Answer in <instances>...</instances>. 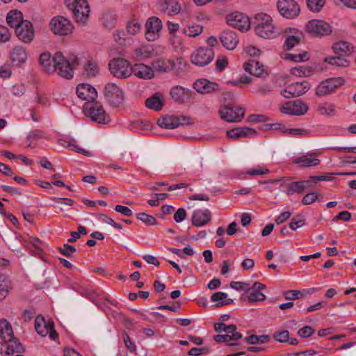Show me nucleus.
<instances>
[{"mask_svg":"<svg viewBox=\"0 0 356 356\" xmlns=\"http://www.w3.org/2000/svg\"><path fill=\"white\" fill-rule=\"evenodd\" d=\"M66 6L72 11L76 22L85 25L90 16V9L87 0H65Z\"/></svg>","mask_w":356,"mask_h":356,"instance_id":"nucleus-1","label":"nucleus"},{"mask_svg":"<svg viewBox=\"0 0 356 356\" xmlns=\"http://www.w3.org/2000/svg\"><path fill=\"white\" fill-rule=\"evenodd\" d=\"M83 111L86 115L97 123L105 124L111 121L110 116L106 113L101 103L96 100L93 102H86Z\"/></svg>","mask_w":356,"mask_h":356,"instance_id":"nucleus-2","label":"nucleus"},{"mask_svg":"<svg viewBox=\"0 0 356 356\" xmlns=\"http://www.w3.org/2000/svg\"><path fill=\"white\" fill-rule=\"evenodd\" d=\"M111 73L118 79H127L132 73V67L128 60L122 58H118L111 60L108 64Z\"/></svg>","mask_w":356,"mask_h":356,"instance_id":"nucleus-3","label":"nucleus"},{"mask_svg":"<svg viewBox=\"0 0 356 356\" xmlns=\"http://www.w3.org/2000/svg\"><path fill=\"white\" fill-rule=\"evenodd\" d=\"M35 329L38 334L42 337L49 336L50 339L56 341L58 339V333L54 329V323L52 320L46 321L42 315H38L35 321Z\"/></svg>","mask_w":356,"mask_h":356,"instance_id":"nucleus-4","label":"nucleus"},{"mask_svg":"<svg viewBox=\"0 0 356 356\" xmlns=\"http://www.w3.org/2000/svg\"><path fill=\"white\" fill-rule=\"evenodd\" d=\"M104 95L106 101L113 106H120L124 99L123 90L113 83H108L105 86Z\"/></svg>","mask_w":356,"mask_h":356,"instance_id":"nucleus-5","label":"nucleus"},{"mask_svg":"<svg viewBox=\"0 0 356 356\" xmlns=\"http://www.w3.org/2000/svg\"><path fill=\"white\" fill-rule=\"evenodd\" d=\"M277 7L280 14L286 19H295L300 12V6L295 0H278Z\"/></svg>","mask_w":356,"mask_h":356,"instance_id":"nucleus-6","label":"nucleus"},{"mask_svg":"<svg viewBox=\"0 0 356 356\" xmlns=\"http://www.w3.org/2000/svg\"><path fill=\"white\" fill-rule=\"evenodd\" d=\"M55 72L67 79H71L74 76V70L63 54L58 51L54 54Z\"/></svg>","mask_w":356,"mask_h":356,"instance_id":"nucleus-7","label":"nucleus"},{"mask_svg":"<svg viewBox=\"0 0 356 356\" xmlns=\"http://www.w3.org/2000/svg\"><path fill=\"white\" fill-rule=\"evenodd\" d=\"M220 118L228 122H238L244 117L245 109L240 106L225 105L219 110Z\"/></svg>","mask_w":356,"mask_h":356,"instance_id":"nucleus-8","label":"nucleus"},{"mask_svg":"<svg viewBox=\"0 0 356 356\" xmlns=\"http://www.w3.org/2000/svg\"><path fill=\"white\" fill-rule=\"evenodd\" d=\"M214 58V52L211 48L200 47L191 55V63L199 67L209 64Z\"/></svg>","mask_w":356,"mask_h":356,"instance_id":"nucleus-9","label":"nucleus"},{"mask_svg":"<svg viewBox=\"0 0 356 356\" xmlns=\"http://www.w3.org/2000/svg\"><path fill=\"white\" fill-rule=\"evenodd\" d=\"M49 26L54 34L60 35H67L73 29L70 21L62 16L53 17L50 21Z\"/></svg>","mask_w":356,"mask_h":356,"instance_id":"nucleus-10","label":"nucleus"},{"mask_svg":"<svg viewBox=\"0 0 356 356\" xmlns=\"http://www.w3.org/2000/svg\"><path fill=\"white\" fill-rule=\"evenodd\" d=\"M307 29L309 33L314 36H325L332 32L330 24L323 20L312 19L308 22Z\"/></svg>","mask_w":356,"mask_h":356,"instance_id":"nucleus-11","label":"nucleus"},{"mask_svg":"<svg viewBox=\"0 0 356 356\" xmlns=\"http://www.w3.org/2000/svg\"><path fill=\"white\" fill-rule=\"evenodd\" d=\"M191 118L186 116H165L158 119L157 124L165 129H175L179 126L191 124Z\"/></svg>","mask_w":356,"mask_h":356,"instance_id":"nucleus-12","label":"nucleus"},{"mask_svg":"<svg viewBox=\"0 0 356 356\" xmlns=\"http://www.w3.org/2000/svg\"><path fill=\"white\" fill-rule=\"evenodd\" d=\"M162 22L156 17H149L145 23V38L148 41H154L160 37Z\"/></svg>","mask_w":356,"mask_h":356,"instance_id":"nucleus-13","label":"nucleus"},{"mask_svg":"<svg viewBox=\"0 0 356 356\" xmlns=\"http://www.w3.org/2000/svg\"><path fill=\"white\" fill-rule=\"evenodd\" d=\"M341 77L327 79L322 81L316 89V95L319 97L327 95L334 92L338 87L343 84Z\"/></svg>","mask_w":356,"mask_h":356,"instance_id":"nucleus-14","label":"nucleus"},{"mask_svg":"<svg viewBox=\"0 0 356 356\" xmlns=\"http://www.w3.org/2000/svg\"><path fill=\"white\" fill-rule=\"evenodd\" d=\"M282 113L291 115H302L308 111V106L300 99L289 101L282 105Z\"/></svg>","mask_w":356,"mask_h":356,"instance_id":"nucleus-15","label":"nucleus"},{"mask_svg":"<svg viewBox=\"0 0 356 356\" xmlns=\"http://www.w3.org/2000/svg\"><path fill=\"white\" fill-rule=\"evenodd\" d=\"M309 88L310 86L307 81L296 82L290 84L285 89L282 90L281 94L285 98L290 99L302 95Z\"/></svg>","mask_w":356,"mask_h":356,"instance_id":"nucleus-16","label":"nucleus"},{"mask_svg":"<svg viewBox=\"0 0 356 356\" xmlns=\"http://www.w3.org/2000/svg\"><path fill=\"white\" fill-rule=\"evenodd\" d=\"M15 33L19 40L24 43H30L35 36V31L31 22L25 20L15 29Z\"/></svg>","mask_w":356,"mask_h":356,"instance_id":"nucleus-17","label":"nucleus"},{"mask_svg":"<svg viewBox=\"0 0 356 356\" xmlns=\"http://www.w3.org/2000/svg\"><path fill=\"white\" fill-rule=\"evenodd\" d=\"M227 22L230 26L239 30H248L250 26V22L241 13H232L227 16Z\"/></svg>","mask_w":356,"mask_h":356,"instance_id":"nucleus-18","label":"nucleus"},{"mask_svg":"<svg viewBox=\"0 0 356 356\" xmlns=\"http://www.w3.org/2000/svg\"><path fill=\"white\" fill-rule=\"evenodd\" d=\"M0 338L1 341L13 343H22L17 338L14 336L11 324L4 318L0 320Z\"/></svg>","mask_w":356,"mask_h":356,"instance_id":"nucleus-19","label":"nucleus"},{"mask_svg":"<svg viewBox=\"0 0 356 356\" xmlns=\"http://www.w3.org/2000/svg\"><path fill=\"white\" fill-rule=\"evenodd\" d=\"M193 88L200 94H210L220 90L219 85L206 79H200L193 83Z\"/></svg>","mask_w":356,"mask_h":356,"instance_id":"nucleus-20","label":"nucleus"},{"mask_svg":"<svg viewBox=\"0 0 356 356\" xmlns=\"http://www.w3.org/2000/svg\"><path fill=\"white\" fill-rule=\"evenodd\" d=\"M76 92L80 99L87 101L86 102H93L97 97V92L95 88L86 83L77 86Z\"/></svg>","mask_w":356,"mask_h":356,"instance_id":"nucleus-21","label":"nucleus"},{"mask_svg":"<svg viewBox=\"0 0 356 356\" xmlns=\"http://www.w3.org/2000/svg\"><path fill=\"white\" fill-rule=\"evenodd\" d=\"M159 10L168 16L178 15L181 10L180 3L177 1L163 0L158 3Z\"/></svg>","mask_w":356,"mask_h":356,"instance_id":"nucleus-22","label":"nucleus"},{"mask_svg":"<svg viewBox=\"0 0 356 356\" xmlns=\"http://www.w3.org/2000/svg\"><path fill=\"white\" fill-rule=\"evenodd\" d=\"M266 289V286L260 282H255L251 288L248 287L246 294L248 299L250 302L256 301H264L266 300V296L260 291Z\"/></svg>","mask_w":356,"mask_h":356,"instance_id":"nucleus-23","label":"nucleus"},{"mask_svg":"<svg viewBox=\"0 0 356 356\" xmlns=\"http://www.w3.org/2000/svg\"><path fill=\"white\" fill-rule=\"evenodd\" d=\"M211 214L209 209L194 211L191 221L195 227H201L207 224L211 220Z\"/></svg>","mask_w":356,"mask_h":356,"instance_id":"nucleus-24","label":"nucleus"},{"mask_svg":"<svg viewBox=\"0 0 356 356\" xmlns=\"http://www.w3.org/2000/svg\"><path fill=\"white\" fill-rule=\"evenodd\" d=\"M220 39L222 45L229 50L235 49L238 42L236 33L229 30L224 31L221 33Z\"/></svg>","mask_w":356,"mask_h":356,"instance_id":"nucleus-25","label":"nucleus"},{"mask_svg":"<svg viewBox=\"0 0 356 356\" xmlns=\"http://www.w3.org/2000/svg\"><path fill=\"white\" fill-rule=\"evenodd\" d=\"M22 343H13L0 341V356H13L15 353H23Z\"/></svg>","mask_w":356,"mask_h":356,"instance_id":"nucleus-26","label":"nucleus"},{"mask_svg":"<svg viewBox=\"0 0 356 356\" xmlns=\"http://www.w3.org/2000/svg\"><path fill=\"white\" fill-rule=\"evenodd\" d=\"M132 74L139 79H150L154 76L153 69L143 63L135 64L132 66Z\"/></svg>","mask_w":356,"mask_h":356,"instance_id":"nucleus-27","label":"nucleus"},{"mask_svg":"<svg viewBox=\"0 0 356 356\" xmlns=\"http://www.w3.org/2000/svg\"><path fill=\"white\" fill-rule=\"evenodd\" d=\"M315 153H308L296 158L294 160V163L298 164L300 168L314 167L319 165L320 160L315 158Z\"/></svg>","mask_w":356,"mask_h":356,"instance_id":"nucleus-28","label":"nucleus"},{"mask_svg":"<svg viewBox=\"0 0 356 356\" xmlns=\"http://www.w3.org/2000/svg\"><path fill=\"white\" fill-rule=\"evenodd\" d=\"M333 51L340 56H350L354 49L353 46L346 41H339L332 45Z\"/></svg>","mask_w":356,"mask_h":356,"instance_id":"nucleus-29","label":"nucleus"},{"mask_svg":"<svg viewBox=\"0 0 356 356\" xmlns=\"http://www.w3.org/2000/svg\"><path fill=\"white\" fill-rule=\"evenodd\" d=\"M40 63L47 73L55 72L54 56L52 57L50 53H42L40 56Z\"/></svg>","mask_w":356,"mask_h":356,"instance_id":"nucleus-30","label":"nucleus"},{"mask_svg":"<svg viewBox=\"0 0 356 356\" xmlns=\"http://www.w3.org/2000/svg\"><path fill=\"white\" fill-rule=\"evenodd\" d=\"M244 70L245 72L255 76H260L264 72V65L259 61L251 60L244 64Z\"/></svg>","mask_w":356,"mask_h":356,"instance_id":"nucleus-31","label":"nucleus"},{"mask_svg":"<svg viewBox=\"0 0 356 356\" xmlns=\"http://www.w3.org/2000/svg\"><path fill=\"white\" fill-rule=\"evenodd\" d=\"M11 60L13 63L17 65H19L27 59V53L25 49L21 46H16L11 52L10 54Z\"/></svg>","mask_w":356,"mask_h":356,"instance_id":"nucleus-32","label":"nucleus"},{"mask_svg":"<svg viewBox=\"0 0 356 356\" xmlns=\"http://www.w3.org/2000/svg\"><path fill=\"white\" fill-rule=\"evenodd\" d=\"M190 90L181 87L180 86H174L170 92V96L175 102L178 103H183L184 102L186 96H188Z\"/></svg>","mask_w":356,"mask_h":356,"instance_id":"nucleus-33","label":"nucleus"},{"mask_svg":"<svg viewBox=\"0 0 356 356\" xmlns=\"http://www.w3.org/2000/svg\"><path fill=\"white\" fill-rule=\"evenodd\" d=\"M255 134L256 131L249 127H240L227 131V136L230 138H238Z\"/></svg>","mask_w":356,"mask_h":356,"instance_id":"nucleus-34","label":"nucleus"},{"mask_svg":"<svg viewBox=\"0 0 356 356\" xmlns=\"http://www.w3.org/2000/svg\"><path fill=\"white\" fill-rule=\"evenodd\" d=\"M145 106L156 111H160L163 106L162 95L159 93L153 95L145 100Z\"/></svg>","mask_w":356,"mask_h":356,"instance_id":"nucleus-35","label":"nucleus"},{"mask_svg":"<svg viewBox=\"0 0 356 356\" xmlns=\"http://www.w3.org/2000/svg\"><path fill=\"white\" fill-rule=\"evenodd\" d=\"M24 21L22 19V13L17 10L10 11L6 17V22L15 29L17 28Z\"/></svg>","mask_w":356,"mask_h":356,"instance_id":"nucleus-36","label":"nucleus"},{"mask_svg":"<svg viewBox=\"0 0 356 356\" xmlns=\"http://www.w3.org/2000/svg\"><path fill=\"white\" fill-rule=\"evenodd\" d=\"M11 288V281L9 277L6 275L0 274V301L5 299Z\"/></svg>","mask_w":356,"mask_h":356,"instance_id":"nucleus-37","label":"nucleus"},{"mask_svg":"<svg viewBox=\"0 0 356 356\" xmlns=\"http://www.w3.org/2000/svg\"><path fill=\"white\" fill-rule=\"evenodd\" d=\"M275 28L272 24H267L264 26L255 28V32L261 38H271L275 36Z\"/></svg>","mask_w":356,"mask_h":356,"instance_id":"nucleus-38","label":"nucleus"},{"mask_svg":"<svg viewBox=\"0 0 356 356\" xmlns=\"http://www.w3.org/2000/svg\"><path fill=\"white\" fill-rule=\"evenodd\" d=\"M152 69L154 71L167 72L172 70L173 65L170 59H158L152 63Z\"/></svg>","mask_w":356,"mask_h":356,"instance_id":"nucleus-39","label":"nucleus"},{"mask_svg":"<svg viewBox=\"0 0 356 356\" xmlns=\"http://www.w3.org/2000/svg\"><path fill=\"white\" fill-rule=\"evenodd\" d=\"M227 298V294L224 292H216L213 293L211 297V300L214 302H217L216 304V307H220L225 305H230L233 302L232 299H229Z\"/></svg>","mask_w":356,"mask_h":356,"instance_id":"nucleus-40","label":"nucleus"},{"mask_svg":"<svg viewBox=\"0 0 356 356\" xmlns=\"http://www.w3.org/2000/svg\"><path fill=\"white\" fill-rule=\"evenodd\" d=\"M273 19L271 17L266 13H258L254 15V19L250 22V24L255 28L264 26L267 24H272Z\"/></svg>","mask_w":356,"mask_h":356,"instance_id":"nucleus-41","label":"nucleus"},{"mask_svg":"<svg viewBox=\"0 0 356 356\" xmlns=\"http://www.w3.org/2000/svg\"><path fill=\"white\" fill-rule=\"evenodd\" d=\"M303 184L301 181H292L286 184V190L284 193L288 195H293L294 193L301 194L304 192Z\"/></svg>","mask_w":356,"mask_h":356,"instance_id":"nucleus-42","label":"nucleus"},{"mask_svg":"<svg viewBox=\"0 0 356 356\" xmlns=\"http://www.w3.org/2000/svg\"><path fill=\"white\" fill-rule=\"evenodd\" d=\"M325 62L332 65H336L341 67H347L350 65V61L342 56H331L325 59Z\"/></svg>","mask_w":356,"mask_h":356,"instance_id":"nucleus-43","label":"nucleus"},{"mask_svg":"<svg viewBox=\"0 0 356 356\" xmlns=\"http://www.w3.org/2000/svg\"><path fill=\"white\" fill-rule=\"evenodd\" d=\"M203 31V26L198 24L186 26L183 29V33L188 37H196Z\"/></svg>","mask_w":356,"mask_h":356,"instance_id":"nucleus-44","label":"nucleus"},{"mask_svg":"<svg viewBox=\"0 0 356 356\" xmlns=\"http://www.w3.org/2000/svg\"><path fill=\"white\" fill-rule=\"evenodd\" d=\"M242 338L241 334H235L234 335L229 334H217L214 336V340L218 343H225L231 341H238Z\"/></svg>","mask_w":356,"mask_h":356,"instance_id":"nucleus-45","label":"nucleus"},{"mask_svg":"<svg viewBox=\"0 0 356 356\" xmlns=\"http://www.w3.org/2000/svg\"><path fill=\"white\" fill-rule=\"evenodd\" d=\"M78 292L90 300H94L97 296V291L91 286H81L78 289Z\"/></svg>","mask_w":356,"mask_h":356,"instance_id":"nucleus-46","label":"nucleus"},{"mask_svg":"<svg viewBox=\"0 0 356 356\" xmlns=\"http://www.w3.org/2000/svg\"><path fill=\"white\" fill-rule=\"evenodd\" d=\"M269 339L270 337L268 335H250L246 337L245 341L250 344H257L266 343Z\"/></svg>","mask_w":356,"mask_h":356,"instance_id":"nucleus-47","label":"nucleus"},{"mask_svg":"<svg viewBox=\"0 0 356 356\" xmlns=\"http://www.w3.org/2000/svg\"><path fill=\"white\" fill-rule=\"evenodd\" d=\"M326 0H307L308 8L313 12H319L324 6Z\"/></svg>","mask_w":356,"mask_h":356,"instance_id":"nucleus-48","label":"nucleus"},{"mask_svg":"<svg viewBox=\"0 0 356 356\" xmlns=\"http://www.w3.org/2000/svg\"><path fill=\"white\" fill-rule=\"evenodd\" d=\"M309 56L307 52L305 51L302 54H287L284 56V59L291 60L295 62H301L307 60Z\"/></svg>","mask_w":356,"mask_h":356,"instance_id":"nucleus-49","label":"nucleus"},{"mask_svg":"<svg viewBox=\"0 0 356 356\" xmlns=\"http://www.w3.org/2000/svg\"><path fill=\"white\" fill-rule=\"evenodd\" d=\"M141 31V24L136 19L130 21L127 24V31L130 35H134Z\"/></svg>","mask_w":356,"mask_h":356,"instance_id":"nucleus-50","label":"nucleus"},{"mask_svg":"<svg viewBox=\"0 0 356 356\" xmlns=\"http://www.w3.org/2000/svg\"><path fill=\"white\" fill-rule=\"evenodd\" d=\"M102 19L104 26L108 29L113 28L116 22V15L111 12L104 13Z\"/></svg>","mask_w":356,"mask_h":356,"instance_id":"nucleus-51","label":"nucleus"},{"mask_svg":"<svg viewBox=\"0 0 356 356\" xmlns=\"http://www.w3.org/2000/svg\"><path fill=\"white\" fill-rule=\"evenodd\" d=\"M291 73L293 75L301 77L310 75L312 71L309 68L305 66H298L291 68Z\"/></svg>","mask_w":356,"mask_h":356,"instance_id":"nucleus-52","label":"nucleus"},{"mask_svg":"<svg viewBox=\"0 0 356 356\" xmlns=\"http://www.w3.org/2000/svg\"><path fill=\"white\" fill-rule=\"evenodd\" d=\"M136 218L147 225H153L156 224L155 218L153 216L149 215L146 213H139L136 215Z\"/></svg>","mask_w":356,"mask_h":356,"instance_id":"nucleus-53","label":"nucleus"},{"mask_svg":"<svg viewBox=\"0 0 356 356\" xmlns=\"http://www.w3.org/2000/svg\"><path fill=\"white\" fill-rule=\"evenodd\" d=\"M173 69L177 74L184 72L186 67V62L183 58H177L175 60H171Z\"/></svg>","mask_w":356,"mask_h":356,"instance_id":"nucleus-54","label":"nucleus"},{"mask_svg":"<svg viewBox=\"0 0 356 356\" xmlns=\"http://www.w3.org/2000/svg\"><path fill=\"white\" fill-rule=\"evenodd\" d=\"M85 72L88 76H95L98 73V67L95 63L88 61L84 66Z\"/></svg>","mask_w":356,"mask_h":356,"instance_id":"nucleus-55","label":"nucleus"},{"mask_svg":"<svg viewBox=\"0 0 356 356\" xmlns=\"http://www.w3.org/2000/svg\"><path fill=\"white\" fill-rule=\"evenodd\" d=\"M58 250L63 255L69 258L76 251L74 246L69 244H64L63 247L58 248Z\"/></svg>","mask_w":356,"mask_h":356,"instance_id":"nucleus-56","label":"nucleus"},{"mask_svg":"<svg viewBox=\"0 0 356 356\" xmlns=\"http://www.w3.org/2000/svg\"><path fill=\"white\" fill-rule=\"evenodd\" d=\"M305 225V220L301 216H294L291 222L289 223V227L292 230H296L299 227H302Z\"/></svg>","mask_w":356,"mask_h":356,"instance_id":"nucleus-57","label":"nucleus"},{"mask_svg":"<svg viewBox=\"0 0 356 356\" xmlns=\"http://www.w3.org/2000/svg\"><path fill=\"white\" fill-rule=\"evenodd\" d=\"M269 172L266 168L257 166L254 168L249 169L245 173L250 176H257L268 174Z\"/></svg>","mask_w":356,"mask_h":356,"instance_id":"nucleus-58","label":"nucleus"},{"mask_svg":"<svg viewBox=\"0 0 356 356\" xmlns=\"http://www.w3.org/2000/svg\"><path fill=\"white\" fill-rule=\"evenodd\" d=\"M300 38L298 36H289L284 42V47L286 50H290L300 43Z\"/></svg>","mask_w":356,"mask_h":356,"instance_id":"nucleus-59","label":"nucleus"},{"mask_svg":"<svg viewBox=\"0 0 356 356\" xmlns=\"http://www.w3.org/2000/svg\"><path fill=\"white\" fill-rule=\"evenodd\" d=\"M11 33L5 26L0 25V42L4 43L10 40Z\"/></svg>","mask_w":356,"mask_h":356,"instance_id":"nucleus-60","label":"nucleus"},{"mask_svg":"<svg viewBox=\"0 0 356 356\" xmlns=\"http://www.w3.org/2000/svg\"><path fill=\"white\" fill-rule=\"evenodd\" d=\"M26 89L23 84H15L10 90V93L15 97H20L25 93Z\"/></svg>","mask_w":356,"mask_h":356,"instance_id":"nucleus-61","label":"nucleus"},{"mask_svg":"<svg viewBox=\"0 0 356 356\" xmlns=\"http://www.w3.org/2000/svg\"><path fill=\"white\" fill-rule=\"evenodd\" d=\"M318 199V194L316 193H309L306 194L302 198V204L305 205H309Z\"/></svg>","mask_w":356,"mask_h":356,"instance_id":"nucleus-62","label":"nucleus"},{"mask_svg":"<svg viewBox=\"0 0 356 356\" xmlns=\"http://www.w3.org/2000/svg\"><path fill=\"white\" fill-rule=\"evenodd\" d=\"M289 332L288 330H282L274 334L276 341L281 343H286L289 341Z\"/></svg>","mask_w":356,"mask_h":356,"instance_id":"nucleus-63","label":"nucleus"},{"mask_svg":"<svg viewBox=\"0 0 356 356\" xmlns=\"http://www.w3.org/2000/svg\"><path fill=\"white\" fill-rule=\"evenodd\" d=\"M314 331L311 326H305L298 330V334L302 338H307L312 336Z\"/></svg>","mask_w":356,"mask_h":356,"instance_id":"nucleus-64","label":"nucleus"}]
</instances>
